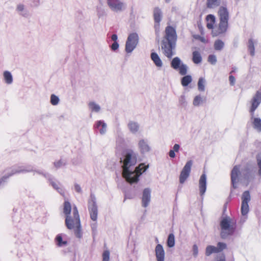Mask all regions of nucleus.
I'll return each mask as SVG.
<instances>
[{"label": "nucleus", "mask_w": 261, "mask_h": 261, "mask_svg": "<svg viewBox=\"0 0 261 261\" xmlns=\"http://www.w3.org/2000/svg\"><path fill=\"white\" fill-rule=\"evenodd\" d=\"M218 14L220 22L218 26L212 30V34L214 37L225 33L228 26V21L229 15L227 9L225 7H220L219 9Z\"/></svg>", "instance_id": "obj_1"}, {"label": "nucleus", "mask_w": 261, "mask_h": 261, "mask_svg": "<svg viewBox=\"0 0 261 261\" xmlns=\"http://www.w3.org/2000/svg\"><path fill=\"white\" fill-rule=\"evenodd\" d=\"M220 226V236L224 239L233 234L237 228V222L229 217H225L221 220Z\"/></svg>", "instance_id": "obj_2"}, {"label": "nucleus", "mask_w": 261, "mask_h": 261, "mask_svg": "<svg viewBox=\"0 0 261 261\" xmlns=\"http://www.w3.org/2000/svg\"><path fill=\"white\" fill-rule=\"evenodd\" d=\"M251 106L249 112L253 120L252 124L255 129L261 132V119L259 118H254V112L261 103V92L257 91L250 100Z\"/></svg>", "instance_id": "obj_3"}, {"label": "nucleus", "mask_w": 261, "mask_h": 261, "mask_svg": "<svg viewBox=\"0 0 261 261\" xmlns=\"http://www.w3.org/2000/svg\"><path fill=\"white\" fill-rule=\"evenodd\" d=\"M71 205L70 203L66 200L63 204V213L66 215L65 225L67 228H71L72 225L71 222H74L79 223V218L80 216L77 207L75 206L72 209V215H71Z\"/></svg>", "instance_id": "obj_4"}, {"label": "nucleus", "mask_w": 261, "mask_h": 261, "mask_svg": "<svg viewBox=\"0 0 261 261\" xmlns=\"http://www.w3.org/2000/svg\"><path fill=\"white\" fill-rule=\"evenodd\" d=\"M137 162V155L132 150H128L124 155V158L123 161L122 173V175L123 178L130 173L129 168L132 166H134Z\"/></svg>", "instance_id": "obj_5"}, {"label": "nucleus", "mask_w": 261, "mask_h": 261, "mask_svg": "<svg viewBox=\"0 0 261 261\" xmlns=\"http://www.w3.org/2000/svg\"><path fill=\"white\" fill-rule=\"evenodd\" d=\"M148 168V165H145L144 163H141L137 166L134 171H130V173L124 178L126 181L132 184L137 183L139 180L140 176Z\"/></svg>", "instance_id": "obj_6"}, {"label": "nucleus", "mask_w": 261, "mask_h": 261, "mask_svg": "<svg viewBox=\"0 0 261 261\" xmlns=\"http://www.w3.org/2000/svg\"><path fill=\"white\" fill-rule=\"evenodd\" d=\"M139 40L138 35L137 33L130 34L127 39L125 45V50L127 53H131L137 46Z\"/></svg>", "instance_id": "obj_7"}, {"label": "nucleus", "mask_w": 261, "mask_h": 261, "mask_svg": "<svg viewBox=\"0 0 261 261\" xmlns=\"http://www.w3.org/2000/svg\"><path fill=\"white\" fill-rule=\"evenodd\" d=\"M88 210L91 219L94 221H96L98 215L97 207L95 198L92 195H91V199L88 201Z\"/></svg>", "instance_id": "obj_8"}, {"label": "nucleus", "mask_w": 261, "mask_h": 261, "mask_svg": "<svg viewBox=\"0 0 261 261\" xmlns=\"http://www.w3.org/2000/svg\"><path fill=\"white\" fill-rule=\"evenodd\" d=\"M175 42L162 41V49L163 51L164 54L168 58H171L173 56V49L174 48Z\"/></svg>", "instance_id": "obj_9"}, {"label": "nucleus", "mask_w": 261, "mask_h": 261, "mask_svg": "<svg viewBox=\"0 0 261 261\" xmlns=\"http://www.w3.org/2000/svg\"><path fill=\"white\" fill-rule=\"evenodd\" d=\"M165 35L163 41L175 42L177 40V35L175 29L168 25L165 29Z\"/></svg>", "instance_id": "obj_10"}, {"label": "nucleus", "mask_w": 261, "mask_h": 261, "mask_svg": "<svg viewBox=\"0 0 261 261\" xmlns=\"http://www.w3.org/2000/svg\"><path fill=\"white\" fill-rule=\"evenodd\" d=\"M192 165V161L190 160L188 161L184 167L179 175V182L180 184H184L189 176L191 170Z\"/></svg>", "instance_id": "obj_11"}, {"label": "nucleus", "mask_w": 261, "mask_h": 261, "mask_svg": "<svg viewBox=\"0 0 261 261\" xmlns=\"http://www.w3.org/2000/svg\"><path fill=\"white\" fill-rule=\"evenodd\" d=\"M242 199L241 213L242 215H246L249 212L248 202L250 200L249 191H246L243 193Z\"/></svg>", "instance_id": "obj_12"}, {"label": "nucleus", "mask_w": 261, "mask_h": 261, "mask_svg": "<svg viewBox=\"0 0 261 261\" xmlns=\"http://www.w3.org/2000/svg\"><path fill=\"white\" fill-rule=\"evenodd\" d=\"M107 4L109 8L115 12L122 11L125 8L124 4L120 0H107Z\"/></svg>", "instance_id": "obj_13"}, {"label": "nucleus", "mask_w": 261, "mask_h": 261, "mask_svg": "<svg viewBox=\"0 0 261 261\" xmlns=\"http://www.w3.org/2000/svg\"><path fill=\"white\" fill-rule=\"evenodd\" d=\"M162 11L159 7H155L153 9V18L154 20V29L156 33H159L160 28V23L162 19Z\"/></svg>", "instance_id": "obj_14"}, {"label": "nucleus", "mask_w": 261, "mask_h": 261, "mask_svg": "<svg viewBox=\"0 0 261 261\" xmlns=\"http://www.w3.org/2000/svg\"><path fill=\"white\" fill-rule=\"evenodd\" d=\"M155 252L157 261H164L165 251L162 245L158 244L156 246Z\"/></svg>", "instance_id": "obj_15"}, {"label": "nucleus", "mask_w": 261, "mask_h": 261, "mask_svg": "<svg viewBox=\"0 0 261 261\" xmlns=\"http://www.w3.org/2000/svg\"><path fill=\"white\" fill-rule=\"evenodd\" d=\"M199 192L201 195H203L206 189V176L204 173L202 174L199 180Z\"/></svg>", "instance_id": "obj_16"}, {"label": "nucleus", "mask_w": 261, "mask_h": 261, "mask_svg": "<svg viewBox=\"0 0 261 261\" xmlns=\"http://www.w3.org/2000/svg\"><path fill=\"white\" fill-rule=\"evenodd\" d=\"M150 200V190L146 188L143 190L142 198V206L146 207L148 206Z\"/></svg>", "instance_id": "obj_17"}, {"label": "nucleus", "mask_w": 261, "mask_h": 261, "mask_svg": "<svg viewBox=\"0 0 261 261\" xmlns=\"http://www.w3.org/2000/svg\"><path fill=\"white\" fill-rule=\"evenodd\" d=\"M239 174L240 166H234L231 172V180L234 188H236L234 185L238 181Z\"/></svg>", "instance_id": "obj_18"}, {"label": "nucleus", "mask_w": 261, "mask_h": 261, "mask_svg": "<svg viewBox=\"0 0 261 261\" xmlns=\"http://www.w3.org/2000/svg\"><path fill=\"white\" fill-rule=\"evenodd\" d=\"M72 226L71 228H67L69 229H74V233L77 238H80L82 237V231L80 218H79V223L77 222L75 223L74 222H71Z\"/></svg>", "instance_id": "obj_19"}, {"label": "nucleus", "mask_w": 261, "mask_h": 261, "mask_svg": "<svg viewBox=\"0 0 261 261\" xmlns=\"http://www.w3.org/2000/svg\"><path fill=\"white\" fill-rule=\"evenodd\" d=\"M206 20L207 22L206 24L207 28L213 30L214 29L213 27L216 21L215 17L212 14H209L206 16Z\"/></svg>", "instance_id": "obj_20"}, {"label": "nucleus", "mask_w": 261, "mask_h": 261, "mask_svg": "<svg viewBox=\"0 0 261 261\" xmlns=\"http://www.w3.org/2000/svg\"><path fill=\"white\" fill-rule=\"evenodd\" d=\"M221 4V0H206V6L208 9H214L218 6Z\"/></svg>", "instance_id": "obj_21"}, {"label": "nucleus", "mask_w": 261, "mask_h": 261, "mask_svg": "<svg viewBox=\"0 0 261 261\" xmlns=\"http://www.w3.org/2000/svg\"><path fill=\"white\" fill-rule=\"evenodd\" d=\"M151 60L153 61L155 65L159 67H161L162 66V62L160 58L158 55L155 53H152L151 54Z\"/></svg>", "instance_id": "obj_22"}, {"label": "nucleus", "mask_w": 261, "mask_h": 261, "mask_svg": "<svg viewBox=\"0 0 261 261\" xmlns=\"http://www.w3.org/2000/svg\"><path fill=\"white\" fill-rule=\"evenodd\" d=\"M139 146L141 151L143 153L149 151L150 148L144 140H141L139 142Z\"/></svg>", "instance_id": "obj_23"}, {"label": "nucleus", "mask_w": 261, "mask_h": 261, "mask_svg": "<svg viewBox=\"0 0 261 261\" xmlns=\"http://www.w3.org/2000/svg\"><path fill=\"white\" fill-rule=\"evenodd\" d=\"M192 61L196 64L201 63L202 57L200 53L198 51H194L192 53Z\"/></svg>", "instance_id": "obj_24"}, {"label": "nucleus", "mask_w": 261, "mask_h": 261, "mask_svg": "<svg viewBox=\"0 0 261 261\" xmlns=\"http://www.w3.org/2000/svg\"><path fill=\"white\" fill-rule=\"evenodd\" d=\"M182 63L180 59L178 57L174 58L171 63V66L174 69L177 70Z\"/></svg>", "instance_id": "obj_25"}, {"label": "nucleus", "mask_w": 261, "mask_h": 261, "mask_svg": "<svg viewBox=\"0 0 261 261\" xmlns=\"http://www.w3.org/2000/svg\"><path fill=\"white\" fill-rule=\"evenodd\" d=\"M213 253H218L217 247L212 245H208L205 249V255L210 256Z\"/></svg>", "instance_id": "obj_26"}, {"label": "nucleus", "mask_w": 261, "mask_h": 261, "mask_svg": "<svg viewBox=\"0 0 261 261\" xmlns=\"http://www.w3.org/2000/svg\"><path fill=\"white\" fill-rule=\"evenodd\" d=\"M130 131L133 133H136L139 129V125L137 123L131 121L128 124Z\"/></svg>", "instance_id": "obj_27"}, {"label": "nucleus", "mask_w": 261, "mask_h": 261, "mask_svg": "<svg viewBox=\"0 0 261 261\" xmlns=\"http://www.w3.org/2000/svg\"><path fill=\"white\" fill-rule=\"evenodd\" d=\"M96 127L99 128V132L101 134H104L106 131V124L102 121H99L97 122Z\"/></svg>", "instance_id": "obj_28"}, {"label": "nucleus", "mask_w": 261, "mask_h": 261, "mask_svg": "<svg viewBox=\"0 0 261 261\" xmlns=\"http://www.w3.org/2000/svg\"><path fill=\"white\" fill-rule=\"evenodd\" d=\"M167 246L170 247H173L175 245V237L173 233H170L169 234L167 241Z\"/></svg>", "instance_id": "obj_29"}, {"label": "nucleus", "mask_w": 261, "mask_h": 261, "mask_svg": "<svg viewBox=\"0 0 261 261\" xmlns=\"http://www.w3.org/2000/svg\"><path fill=\"white\" fill-rule=\"evenodd\" d=\"M191 82L192 77L189 75L184 76L181 80V85L184 87L187 86Z\"/></svg>", "instance_id": "obj_30"}, {"label": "nucleus", "mask_w": 261, "mask_h": 261, "mask_svg": "<svg viewBox=\"0 0 261 261\" xmlns=\"http://www.w3.org/2000/svg\"><path fill=\"white\" fill-rule=\"evenodd\" d=\"M4 79L6 83L10 84L13 81L12 76L11 73L9 71H6L4 72Z\"/></svg>", "instance_id": "obj_31"}, {"label": "nucleus", "mask_w": 261, "mask_h": 261, "mask_svg": "<svg viewBox=\"0 0 261 261\" xmlns=\"http://www.w3.org/2000/svg\"><path fill=\"white\" fill-rule=\"evenodd\" d=\"M224 45V42L221 40H217L214 43V48L217 50H221L223 48Z\"/></svg>", "instance_id": "obj_32"}, {"label": "nucleus", "mask_w": 261, "mask_h": 261, "mask_svg": "<svg viewBox=\"0 0 261 261\" xmlns=\"http://www.w3.org/2000/svg\"><path fill=\"white\" fill-rule=\"evenodd\" d=\"M248 49L250 51V55L253 56L254 55L255 48L254 43L252 39H249L248 41Z\"/></svg>", "instance_id": "obj_33"}, {"label": "nucleus", "mask_w": 261, "mask_h": 261, "mask_svg": "<svg viewBox=\"0 0 261 261\" xmlns=\"http://www.w3.org/2000/svg\"><path fill=\"white\" fill-rule=\"evenodd\" d=\"M178 69L180 74L185 75L187 73L188 67L186 64H181Z\"/></svg>", "instance_id": "obj_34"}, {"label": "nucleus", "mask_w": 261, "mask_h": 261, "mask_svg": "<svg viewBox=\"0 0 261 261\" xmlns=\"http://www.w3.org/2000/svg\"><path fill=\"white\" fill-rule=\"evenodd\" d=\"M56 241L58 246H62L67 244L66 241H63L61 235H58L56 238Z\"/></svg>", "instance_id": "obj_35"}, {"label": "nucleus", "mask_w": 261, "mask_h": 261, "mask_svg": "<svg viewBox=\"0 0 261 261\" xmlns=\"http://www.w3.org/2000/svg\"><path fill=\"white\" fill-rule=\"evenodd\" d=\"M89 107L92 111L98 112L100 110V107L94 102H90Z\"/></svg>", "instance_id": "obj_36"}, {"label": "nucleus", "mask_w": 261, "mask_h": 261, "mask_svg": "<svg viewBox=\"0 0 261 261\" xmlns=\"http://www.w3.org/2000/svg\"><path fill=\"white\" fill-rule=\"evenodd\" d=\"M227 248V245L222 242H219L217 244V248L218 250V253L222 251L223 250Z\"/></svg>", "instance_id": "obj_37"}, {"label": "nucleus", "mask_w": 261, "mask_h": 261, "mask_svg": "<svg viewBox=\"0 0 261 261\" xmlns=\"http://www.w3.org/2000/svg\"><path fill=\"white\" fill-rule=\"evenodd\" d=\"M256 160L259 168L258 173L259 175L261 176V152L257 154L256 156Z\"/></svg>", "instance_id": "obj_38"}, {"label": "nucleus", "mask_w": 261, "mask_h": 261, "mask_svg": "<svg viewBox=\"0 0 261 261\" xmlns=\"http://www.w3.org/2000/svg\"><path fill=\"white\" fill-rule=\"evenodd\" d=\"M198 87L199 90L203 91L204 90V81L202 78H200L198 82Z\"/></svg>", "instance_id": "obj_39"}, {"label": "nucleus", "mask_w": 261, "mask_h": 261, "mask_svg": "<svg viewBox=\"0 0 261 261\" xmlns=\"http://www.w3.org/2000/svg\"><path fill=\"white\" fill-rule=\"evenodd\" d=\"M59 101V98L54 94H52L50 96V103L54 105H57Z\"/></svg>", "instance_id": "obj_40"}, {"label": "nucleus", "mask_w": 261, "mask_h": 261, "mask_svg": "<svg viewBox=\"0 0 261 261\" xmlns=\"http://www.w3.org/2000/svg\"><path fill=\"white\" fill-rule=\"evenodd\" d=\"M202 101V98L200 96H196L193 100V105L195 106H199Z\"/></svg>", "instance_id": "obj_41"}, {"label": "nucleus", "mask_w": 261, "mask_h": 261, "mask_svg": "<svg viewBox=\"0 0 261 261\" xmlns=\"http://www.w3.org/2000/svg\"><path fill=\"white\" fill-rule=\"evenodd\" d=\"M110 252L109 250H105L102 253V261H109Z\"/></svg>", "instance_id": "obj_42"}, {"label": "nucleus", "mask_w": 261, "mask_h": 261, "mask_svg": "<svg viewBox=\"0 0 261 261\" xmlns=\"http://www.w3.org/2000/svg\"><path fill=\"white\" fill-rule=\"evenodd\" d=\"M208 62L212 64H215L217 62V58L216 56L214 55H210L208 57Z\"/></svg>", "instance_id": "obj_43"}, {"label": "nucleus", "mask_w": 261, "mask_h": 261, "mask_svg": "<svg viewBox=\"0 0 261 261\" xmlns=\"http://www.w3.org/2000/svg\"><path fill=\"white\" fill-rule=\"evenodd\" d=\"M193 255L195 256H196L198 255V248L197 245L195 244L193 246Z\"/></svg>", "instance_id": "obj_44"}, {"label": "nucleus", "mask_w": 261, "mask_h": 261, "mask_svg": "<svg viewBox=\"0 0 261 261\" xmlns=\"http://www.w3.org/2000/svg\"><path fill=\"white\" fill-rule=\"evenodd\" d=\"M229 81L230 84L231 86H233L234 85L235 81H236L234 76L232 75H230L229 76Z\"/></svg>", "instance_id": "obj_45"}, {"label": "nucleus", "mask_w": 261, "mask_h": 261, "mask_svg": "<svg viewBox=\"0 0 261 261\" xmlns=\"http://www.w3.org/2000/svg\"><path fill=\"white\" fill-rule=\"evenodd\" d=\"M111 47L113 50H116L118 48L119 44L117 41L114 42V43L112 44Z\"/></svg>", "instance_id": "obj_46"}, {"label": "nucleus", "mask_w": 261, "mask_h": 261, "mask_svg": "<svg viewBox=\"0 0 261 261\" xmlns=\"http://www.w3.org/2000/svg\"><path fill=\"white\" fill-rule=\"evenodd\" d=\"M196 39H198L201 42H203V43H207V40L205 39L204 37H201V36H198L197 37H196Z\"/></svg>", "instance_id": "obj_47"}, {"label": "nucleus", "mask_w": 261, "mask_h": 261, "mask_svg": "<svg viewBox=\"0 0 261 261\" xmlns=\"http://www.w3.org/2000/svg\"><path fill=\"white\" fill-rule=\"evenodd\" d=\"M74 189L78 193H81L82 192L81 188L80 186L78 184H75Z\"/></svg>", "instance_id": "obj_48"}, {"label": "nucleus", "mask_w": 261, "mask_h": 261, "mask_svg": "<svg viewBox=\"0 0 261 261\" xmlns=\"http://www.w3.org/2000/svg\"><path fill=\"white\" fill-rule=\"evenodd\" d=\"M11 175H12V174H10L8 176H3V177L1 178V179H0V185L3 182H5L6 181V180L9 178Z\"/></svg>", "instance_id": "obj_49"}, {"label": "nucleus", "mask_w": 261, "mask_h": 261, "mask_svg": "<svg viewBox=\"0 0 261 261\" xmlns=\"http://www.w3.org/2000/svg\"><path fill=\"white\" fill-rule=\"evenodd\" d=\"M169 155L172 158H174L175 156L174 150H170L169 152Z\"/></svg>", "instance_id": "obj_50"}, {"label": "nucleus", "mask_w": 261, "mask_h": 261, "mask_svg": "<svg viewBox=\"0 0 261 261\" xmlns=\"http://www.w3.org/2000/svg\"><path fill=\"white\" fill-rule=\"evenodd\" d=\"M179 145L177 144H175L173 146V150L175 152H178L179 149Z\"/></svg>", "instance_id": "obj_51"}, {"label": "nucleus", "mask_w": 261, "mask_h": 261, "mask_svg": "<svg viewBox=\"0 0 261 261\" xmlns=\"http://www.w3.org/2000/svg\"><path fill=\"white\" fill-rule=\"evenodd\" d=\"M54 164L57 168H59L62 165V162L61 161H59L55 163Z\"/></svg>", "instance_id": "obj_52"}, {"label": "nucleus", "mask_w": 261, "mask_h": 261, "mask_svg": "<svg viewBox=\"0 0 261 261\" xmlns=\"http://www.w3.org/2000/svg\"><path fill=\"white\" fill-rule=\"evenodd\" d=\"M216 261H225V257L224 255L217 257Z\"/></svg>", "instance_id": "obj_53"}, {"label": "nucleus", "mask_w": 261, "mask_h": 261, "mask_svg": "<svg viewBox=\"0 0 261 261\" xmlns=\"http://www.w3.org/2000/svg\"><path fill=\"white\" fill-rule=\"evenodd\" d=\"M24 9V6L22 5H19L17 6V9L19 11H22Z\"/></svg>", "instance_id": "obj_54"}, {"label": "nucleus", "mask_w": 261, "mask_h": 261, "mask_svg": "<svg viewBox=\"0 0 261 261\" xmlns=\"http://www.w3.org/2000/svg\"><path fill=\"white\" fill-rule=\"evenodd\" d=\"M111 39L114 42L116 41L117 40V36L116 34H113L112 35Z\"/></svg>", "instance_id": "obj_55"}, {"label": "nucleus", "mask_w": 261, "mask_h": 261, "mask_svg": "<svg viewBox=\"0 0 261 261\" xmlns=\"http://www.w3.org/2000/svg\"><path fill=\"white\" fill-rule=\"evenodd\" d=\"M235 71H236V68H233L230 73L231 74V73L235 72Z\"/></svg>", "instance_id": "obj_56"}]
</instances>
